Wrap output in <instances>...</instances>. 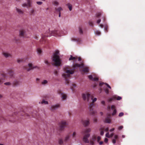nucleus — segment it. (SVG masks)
Listing matches in <instances>:
<instances>
[{"label": "nucleus", "instance_id": "c756f323", "mask_svg": "<svg viewBox=\"0 0 145 145\" xmlns=\"http://www.w3.org/2000/svg\"><path fill=\"white\" fill-rule=\"evenodd\" d=\"M39 103L43 104L44 103L45 104H48V102L47 101H45L44 100H43L40 103L39 102Z\"/></svg>", "mask_w": 145, "mask_h": 145}, {"label": "nucleus", "instance_id": "f8f14e48", "mask_svg": "<svg viewBox=\"0 0 145 145\" xmlns=\"http://www.w3.org/2000/svg\"><path fill=\"white\" fill-rule=\"evenodd\" d=\"M27 3H24L22 4V6L24 7H26L27 8L30 7H31V1L30 0H27Z\"/></svg>", "mask_w": 145, "mask_h": 145}, {"label": "nucleus", "instance_id": "7ed1b4c3", "mask_svg": "<svg viewBox=\"0 0 145 145\" xmlns=\"http://www.w3.org/2000/svg\"><path fill=\"white\" fill-rule=\"evenodd\" d=\"M59 51H56L54 54L53 56L52 57L53 64L56 66H59L61 64V60L59 56Z\"/></svg>", "mask_w": 145, "mask_h": 145}, {"label": "nucleus", "instance_id": "393cba45", "mask_svg": "<svg viewBox=\"0 0 145 145\" xmlns=\"http://www.w3.org/2000/svg\"><path fill=\"white\" fill-rule=\"evenodd\" d=\"M53 4L56 6H58L59 4V3L56 1H54L52 2Z\"/></svg>", "mask_w": 145, "mask_h": 145}, {"label": "nucleus", "instance_id": "bf43d9fd", "mask_svg": "<svg viewBox=\"0 0 145 145\" xmlns=\"http://www.w3.org/2000/svg\"><path fill=\"white\" fill-rule=\"evenodd\" d=\"M123 128V126H121L118 127V129L120 130L121 129Z\"/></svg>", "mask_w": 145, "mask_h": 145}, {"label": "nucleus", "instance_id": "603ef678", "mask_svg": "<svg viewBox=\"0 0 145 145\" xmlns=\"http://www.w3.org/2000/svg\"><path fill=\"white\" fill-rule=\"evenodd\" d=\"M94 141H93V140H90V144H91V145H93L94 144Z\"/></svg>", "mask_w": 145, "mask_h": 145}, {"label": "nucleus", "instance_id": "ddd939ff", "mask_svg": "<svg viewBox=\"0 0 145 145\" xmlns=\"http://www.w3.org/2000/svg\"><path fill=\"white\" fill-rule=\"evenodd\" d=\"M91 131V129L90 128L86 129L82 131V133L83 135L89 133Z\"/></svg>", "mask_w": 145, "mask_h": 145}, {"label": "nucleus", "instance_id": "20e7f679", "mask_svg": "<svg viewBox=\"0 0 145 145\" xmlns=\"http://www.w3.org/2000/svg\"><path fill=\"white\" fill-rule=\"evenodd\" d=\"M82 97L84 101H87L88 102L91 101L93 98V97L88 93H83Z\"/></svg>", "mask_w": 145, "mask_h": 145}, {"label": "nucleus", "instance_id": "f257e3e1", "mask_svg": "<svg viewBox=\"0 0 145 145\" xmlns=\"http://www.w3.org/2000/svg\"><path fill=\"white\" fill-rule=\"evenodd\" d=\"M84 67V64L83 63L81 64L75 63L73 65V68L71 69L69 67H65L64 69L66 73L63 74L62 76L65 79L66 83L67 84H68L69 83V78L70 77V74H73L75 69L79 67L83 68Z\"/></svg>", "mask_w": 145, "mask_h": 145}, {"label": "nucleus", "instance_id": "412c9836", "mask_svg": "<svg viewBox=\"0 0 145 145\" xmlns=\"http://www.w3.org/2000/svg\"><path fill=\"white\" fill-rule=\"evenodd\" d=\"M55 10L56 12H58L59 13L61 11L63 10L62 8L61 7H59L58 8H56Z\"/></svg>", "mask_w": 145, "mask_h": 145}, {"label": "nucleus", "instance_id": "6e6d98bb", "mask_svg": "<svg viewBox=\"0 0 145 145\" xmlns=\"http://www.w3.org/2000/svg\"><path fill=\"white\" fill-rule=\"evenodd\" d=\"M37 3L38 5H40L42 3L41 1H37Z\"/></svg>", "mask_w": 145, "mask_h": 145}, {"label": "nucleus", "instance_id": "338daca9", "mask_svg": "<svg viewBox=\"0 0 145 145\" xmlns=\"http://www.w3.org/2000/svg\"><path fill=\"white\" fill-rule=\"evenodd\" d=\"M101 103L103 105H105V101H102L101 102Z\"/></svg>", "mask_w": 145, "mask_h": 145}, {"label": "nucleus", "instance_id": "4d7b16f0", "mask_svg": "<svg viewBox=\"0 0 145 145\" xmlns=\"http://www.w3.org/2000/svg\"><path fill=\"white\" fill-rule=\"evenodd\" d=\"M97 142H99L100 140L101 139V137L100 136H98L97 138Z\"/></svg>", "mask_w": 145, "mask_h": 145}, {"label": "nucleus", "instance_id": "a211bd4d", "mask_svg": "<svg viewBox=\"0 0 145 145\" xmlns=\"http://www.w3.org/2000/svg\"><path fill=\"white\" fill-rule=\"evenodd\" d=\"M116 96H113L112 97L109 98L108 100V102H111L112 101L115 100L116 99Z\"/></svg>", "mask_w": 145, "mask_h": 145}, {"label": "nucleus", "instance_id": "cd10ccee", "mask_svg": "<svg viewBox=\"0 0 145 145\" xmlns=\"http://www.w3.org/2000/svg\"><path fill=\"white\" fill-rule=\"evenodd\" d=\"M35 10L34 9H32L30 12V14L31 15H34V12Z\"/></svg>", "mask_w": 145, "mask_h": 145}, {"label": "nucleus", "instance_id": "a878e982", "mask_svg": "<svg viewBox=\"0 0 145 145\" xmlns=\"http://www.w3.org/2000/svg\"><path fill=\"white\" fill-rule=\"evenodd\" d=\"M67 5L68 6V7L69 8V10L70 11H71L72 10V5L69 3L67 4Z\"/></svg>", "mask_w": 145, "mask_h": 145}, {"label": "nucleus", "instance_id": "f3484780", "mask_svg": "<svg viewBox=\"0 0 145 145\" xmlns=\"http://www.w3.org/2000/svg\"><path fill=\"white\" fill-rule=\"evenodd\" d=\"M20 82L18 80H14L13 83V84L14 86H17L20 85Z\"/></svg>", "mask_w": 145, "mask_h": 145}, {"label": "nucleus", "instance_id": "37998d69", "mask_svg": "<svg viewBox=\"0 0 145 145\" xmlns=\"http://www.w3.org/2000/svg\"><path fill=\"white\" fill-rule=\"evenodd\" d=\"M99 80L98 78L97 77H95L94 78H93V80L95 81H97Z\"/></svg>", "mask_w": 145, "mask_h": 145}, {"label": "nucleus", "instance_id": "a19ab883", "mask_svg": "<svg viewBox=\"0 0 145 145\" xmlns=\"http://www.w3.org/2000/svg\"><path fill=\"white\" fill-rule=\"evenodd\" d=\"M0 74L1 76H3L4 78L6 77V74L3 72L1 73Z\"/></svg>", "mask_w": 145, "mask_h": 145}, {"label": "nucleus", "instance_id": "7c9ffc66", "mask_svg": "<svg viewBox=\"0 0 145 145\" xmlns=\"http://www.w3.org/2000/svg\"><path fill=\"white\" fill-rule=\"evenodd\" d=\"M69 138V135H67L65 138L64 141L65 142L67 141Z\"/></svg>", "mask_w": 145, "mask_h": 145}, {"label": "nucleus", "instance_id": "a18cd8bd", "mask_svg": "<svg viewBox=\"0 0 145 145\" xmlns=\"http://www.w3.org/2000/svg\"><path fill=\"white\" fill-rule=\"evenodd\" d=\"M116 109H114L113 110V112L112 114V116H114L116 114Z\"/></svg>", "mask_w": 145, "mask_h": 145}, {"label": "nucleus", "instance_id": "0eeeda50", "mask_svg": "<svg viewBox=\"0 0 145 145\" xmlns=\"http://www.w3.org/2000/svg\"><path fill=\"white\" fill-rule=\"evenodd\" d=\"M67 124L65 121H62L60 123L59 129L60 131L63 130L67 127Z\"/></svg>", "mask_w": 145, "mask_h": 145}, {"label": "nucleus", "instance_id": "79ce46f5", "mask_svg": "<svg viewBox=\"0 0 145 145\" xmlns=\"http://www.w3.org/2000/svg\"><path fill=\"white\" fill-rule=\"evenodd\" d=\"M4 84L7 86H10L11 85V83L9 82L5 83Z\"/></svg>", "mask_w": 145, "mask_h": 145}, {"label": "nucleus", "instance_id": "c03bdc74", "mask_svg": "<svg viewBox=\"0 0 145 145\" xmlns=\"http://www.w3.org/2000/svg\"><path fill=\"white\" fill-rule=\"evenodd\" d=\"M88 78L90 80H92L93 78V76L92 75H89L88 76Z\"/></svg>", "mask_w": 145, "mask_h": 145}, {"label": "nucleus", "instance_id": "c9c22d12", "mask_svg": "<svg viewBox=\"0 0 145 145\" xmlns=\"http://www.w3.org/2000/svg\"><path fill=\"white\" fill-rule=\"evenodd\" d=\"M37 52L38 54H40L42 52L40 48H38L37 49Z\"/></svg>", "mask_w": 145, "mask_h": 145}, {"label": "nucleus", "instance_id": "9b49d317", "mask_svg": "<svg viewBox=\"0 0 145 145\" xmlns=\"http://www.w3.org/2000/svg\"><path fill=\"white\" fill-rule=\"evenodd\" d=\"M59 106L60 105L59 104H57L55 105H52L51 107L50 110L52 111H54L56 109L59 108Z\"/></svg>", "mask_w": 145, "mask_h": 145}, {"label": "nucleus", "instance_id": "473e14b6", "mask_svg": "<svg viewBox=\"0 0 145 145\" xmlns=\"http://www.w3.org/2000/svg\"><path fill=\"white\" fill-rule=\"evenodd\" d=\"M17 62L18 63H20V62H22L24 61V60L22 59H18L17 60Z\"/></svg>", "mask_w": 145, "mask_h": 145}, {"label": "nucleus", "instance_id": "b1692460", "mask_svg": "<svg viewBox=\"0 0 145 145\" xmlns=\"http://www.w3.org/2000/svg\"><path fill=\"white\" fill-rule=\"evenodd\" d=\"M83 71L84 72H89L88 67H84L83 69Z\"/></svg>", "mask_w": 145, "mask_h": 145}, {"label": "nucleus", "instance_id": "e2e57ef3", "mask_svg": "<svg viewBox=\"0 0 145 145\" xmlns=\"http://www.w3.org/2000/svg\"><path fill=\"white\" fill-rule=\"evenodd\" d=\"M112 142L113 144H115L116 142V140H115V139H113L112 140Z\"/></svg>", "mask_w": 145, "mask_h": 145}, {"label": "nucleus", "instance_id": "6e6552de", "mask_svg": "<svg viewBox=\"0 0 145 145\" xmlns=\"http://www.w3.org/2000/svg\"><path fill=\"white\" fill-rule=\"evenodd\" d=\"M2 54L6 58L8 57H12V55L11 53L7 51H3Z\"/></svg>", "mask_w": 145, "mask_h": 145}, {"label": "nucleus", "instance_id": "de8ad7c7", "mask_svg": "<svg viewBox=\"0 0 145 145\" xmlns=\"http://www.w3.org/2000/svg\"><path fill=\"white\" fill-rule=\"evenodd\" d=\"M76 134V132H74L72 134V137L73 138H75V137Z\"/></svg>", "mask_w": 145, "mask_h": 145}, {"label": "nucleus", "instance_id": "bb28decb", "mask_svg": "<svg viewBox=\"0 0 145 145\" xmlns=\"http://www.w3.org/2000/svg\"><path fill=\"white\" fill-rule=\"evenodd\" d=\"M79 33L80 34H82L83 33V31L81 27H79Z\"/></svg>", "mask_w": 145, "mask_h": 145}, {"label": "nucleus", "instance_id": "39448f33", "mask_svg": "<svg viewBox=\"0 0 145 145\" xmlns=\"http://www.w3.org/2000/svg\"><path fill=\"white\" fill-rule=\"evenodd\" d=\"M97 100V99L96 98H95L94 99L93 98V99L91 100L92 102L90 103L89 105V108H90L89 113L91 115H94L96 113V112L93 110L92 107L94 105L93 103L95 102Z\"/></svg>", "mask_w": 145, "mask_h": 145}, {"label": "nucleus", "instance_id": "09e8293b", "mask_svg": "<svg viewBox=\"0 0 145 145\" xmlns=\"http://www.w3.org/2000/svg\"><path fill=\"white\" fill-rule=\"evenodd\" d=\"M106 137L108 138H110V136L109 134V133L108 132L106 133Z\"/></svg>", "mask_w": 145, "mask_h": 145}, {"label": "nucleus", "instance_id": "5fc2aeb1", "mask_svg": "<svg viewBox=\"0 0 145 145\" xmlns=\"http://www.w3.org/2000/svg\"><path fill=\"white\" fill-rule=\"evenodd\" d=\"M101 14L100 13H98L97 14L96 16L98 18L101 15Z\"/></svg>", "mask_w": 145, "mask_h": 145}, {"label": "nucleus", "instance_id": "49530a36", "mask_svg": "<svg viewBox=\"0 0 145 145\" xmlns=\"http://www.w3.org/2000/svg\"><path fill=\"white\" fill-rule=\"evenodd\" d=\"M5 119L4 117L1 116H0V120H3L4 121L5 120Z\"/></svg>", "mask_w": 145, "mask_h": 145}, {"label": "nucleus", "instance_id": "4c0bfd02", "mask_svg": "<svg viewBox=\"0 0 145 145\" xmlns=\"http://www.w3.org/2000/svg\"><path fill=\"white\" fill-rule=\"evenodd\" d=\"M97 139L95 135H93L92 137V140L93 141H95Z\"/></svg>", "mask_w": 145, "mask_h": 145}, {"label": "nucleus", "instance_id": "3c124183", "mask_svg": "<svg viewBox=\"0 0 145 145\" xmlns=\"http://www.w3.org/2000/svg\"><path fill=\"white\" fill-rule=\"evenodd\" d=\"M95 33L98 35H100L101 34V32L100 31H96L95 32Z\"/></svg>", "mask_w": 145, "mask_h": 145}, {"label": "nucleus", "instance_id": "f03ea898", "mask_svg": "<svg viewBox=\"0 0 145 145\" xmlns=\"http://www.w3.org/2000/svg\"><path fill=\"white\" fill-rule=\"evenodd\" d=\"M64 35L63 33L62 30H54L51 31V33L47 32L46 34L42 35V39L40 40V42L42 44H44L46 42V37H50L51 35L57 37L61 36Z\"/></svg>", "mask_w": 145, "mask_h": 145}, {"label": "nucleus", "instance_id": "1a4fd4ad", "mask_svg": "<svg viewBox=\"0 0 145 145\" xmlns=\"http://www.w3.org/2000/svg\"><path fill=\"white\" fill-rule=\"evenodd\" d=\"M84 135V136L83 138V141L85 143H89V141L88 138L90 137V134L88 133Z\"/></svg>", "mask_w": 145, "mask_h": 145}, {"label": "nucleus", "instance_id": "e433bc0d", "mask_svg": "<svg viewBox=\"0 0 145 145\" xmlns=\"http://www.w3.org/2000/svg\"><path fill=\"white\" fill-rule=\"evenodd\" d=\"M105 92L107 94H108L109 93V90L107 88H105L104 89Z\"/></svg>", "mask_w": 145, "mask_h": 145}, {"label": "nucleus", "instance_id": "13d9d810", "mask_svg": "<svg viewBox=\"0 0 145 145\" xmlns=\"http://www.w3.org/2000/svg\"><path fill=\"white\" fill-rule=\"evenodd\" d=\"M89 24L91 26H93V23L92 22H89Z\"/></svg>", "mask_w": 145, "mask_h": 145}, {"label": "nucleus", "instance_id": "5701e85b", "mask_svg": "<svg viewBox=\"0 0 145 145\" xmlns=\"http://www.w3.org/2000/svg\"><path fill=\"white\" fill-rule=\"evenodd\" d=\"M59 94H61H61H62V99L63 100H65V99H66V97H67V95H66L65 94H62V93H61V91L60 92V93H59Z\"/></svg>", "mask_w": 145, "mask_h": 145}, {"label": "nucleus", "instance_id": "774afa93", "mask_svg": "<svg viewBox=\"0 0 145 145\" xmlns=\"http://www.w3.org/2000/svg\"><path fill=\"white\" fill-rule=\"evenodd\" d=\"M105 142L106 143H107L108 141V139L107 138H105Z\"/></svg>", "mask_w": 145, "mask_h": 145}, {"label": "nucleus", "instance_id": "69168bd1", "mask_svg": "<svg viewBox=\"0 0 145 145\" xmlns=\"http://www.w3.org/2000/svg\"><path fill=\"white\" fill-rule=\"evenodd\" d=\"M114 139H115V140L118 139V136L117 135H115L114 136Z\"/></svg>", "mask_w": 145, "mask_h": 145}, {"label": "nucleus", "instance_id": "dca6fc26", "mask_svg": "<svg viewBox=\"0 0 145 145\" xmlns=\"http://www.w3.org/2000/svg\"><path fill=\"white\" fill-rule=\"evenodd\" d=\"M8 72L10 78H12L14 77V73L12 70H9L8 71Z\"/></svg>", "mask_w": 145, "mask_h": 145}, {"label": "nucleus", "instance_id": "58836bf2", "mask_svg": "<svg viewBox=\"0 0 145 145\" xmlns=\"http://www.w3.org/2000/svg\"><path fill=\"white\" fill-rule=\"evenodd\" d=\"M63 141L61 139H60L59 140V143L60 144H61L63 143Z\"/></svg>", "mask_w": 145, "mask_h": 145}, {"label": "nucleus", "instance_id": "72a5a7b5", "mask_svg": "<svg viewBox=\"0 0 145 145\" xmlns=\"http://www.w3.org/2000/svg\"><path fill=\"white\" fill-rule=\"evenodd\" d=\"M5 79L4 78H0V84H2L4 82Z\"/></svg>", "mask_w": 145, "mask_h": 145}, {"label": "nucleus", "instance_id": "c85d7f7f", "mask_svg": "<svg viewBox=\"0 0 145 145\" xmlns=\"http://www.w3.org/2000/svg\"><path fill=\"white\" fill-rule=\"evenodd\" d=\"M76 85L74 84H72V86H71V89H72V91H74V88H75L76 87Z\"/></svg>", "mask_w": 145, "mask_h": 145}, {"label": "nucleus", "instance_id": "052dcab7", "mask_svg": "<svg viewBox=\"0 0 145 145\" xmlns=\"http://www.w3.org/2000/svg\"><path fill=\"white\" fill-rule=\"evenodd\" d=\"M103 130L104 129H103L101 132L100 134L101 135H103L104 134Z\"/></svg>", "mask_w": 145, "mask_h": 145}, {"label": "nucleus", "instance_id": "2f4dec72", "mask_svg": "<svg viewBox=\"0 0 145 145\" xmlns=\"http://www.w3.org/2000/svg\"><path fill=\"white\" fill-rule=\"evenodd\" d=\"M48 81L46 80H44L42 82L41 84L42 85H45L47 84L48 83Z\"/></svg>", "mask_w": 145, "mask_h": 145}, {"label": "nucleus", "instance_id": "4468645a", "mask_svg": "<svg viewBox=\"0 0 145 145\" xmlns=\"http://www.w3.org/2000/svg\"><path fill=\"white\" fill-rule=\"evenodd\" d=\"M25 34V31L23 29H22L20 30V35L21 37H24Z\"/></svg>", "mask_w": 145, "mask_h": 145}, {"label": "nucleus", "instance_id": "423d86ee", "mask_svg": "<svg viewBox=\"0 0 145 145\" xmlns=\"http://www.w3.org/2000/svg\"><path fill=\"white\" fill-rule=\"evenodd\" d=\"M24 68L27 71H29L35 68H37L38 69H39V68L37 66H33V64L31 63H29L28 64V65L24 66Z\"/></svg>", "mask_w": 145, "mask_h": 145}, {"label": "nucleus", "instance_id": "9d476101", "mask_svg": "<svg viewBox=\"0 0 145 145\" xmlns=\"http://www.w3.org/2000/svg\"><path fill=\"white\" fill-rule=\"evenodd\" d=\"M111 117V114L108 113L107 115V117L106 118L105 121L106 123H110L111 122L110 118Z\"/></svg>", "mask_w": 145, "mask_h": 145}, {"label": "nucleus", "instance_id": "680f3d73", "mask_svg": "<svg viewBox=\"0 0 145 145\" xmlns=\"http://www.w3.org/2000/svg\"><path fill=\"white\" fill-rule=\"evenodd\" d=\"M115 106L114 105H113L111 106V108L112 110H114V109H115Z\"/></svg>", "mask_w": 145, "mask_h": 145}, {"label": "nucleus", "instance_id": "0e129e2a", "mask_svg": "<svg viewBox=\"0 0 145 145\" xmlns=\"http://www.w3.org/2000/svg\"><path fill=\"white\" fill-rule=\"evenodd\" d=\"M108 28L107 27H105V32H108Z\"/></svg>", "mask_w": 145, "mask_h": 145}, {"label": "nucleus", "instance_id": "4be33fe9", "mask_svg": "<svg viewBox=\"0 0 145 145\" xmlns=\"http://www.w3.org/2000/svg\"><path fill=\"white\" fill-rule=\"evenodd\" d=\"M16 10L17 12L19 14H23V11L20 9H19L17 8H16Z\"/></svg>", "mask_w": 145, "mask_h": 145}, {"label": "nucleus", "instance_id": "6ab92c4d", "mask_svg": "<svg viewBox=\"0 0 145 145\" xmlns=\"http://www.w3.org/2000/svg\"><path fill=\"white\" fill-rule=\"evenodd\" d=\"M77 59V57H73L71 55L70 56V57L69 58V60L70 61L71 60H73L74 61H76V60Z\"/></svg>", "mask_w": 145, "mask_h": 145}, {"label": "nucleus", "instance_id": "ea45409f", "mask_svg": "<svg viewBox=\"0 0 145 145\" xmlns=\"http://www.w3.org/2000/svg\"><path fill=\"white\" fill-rule=\"evenodd\" d=\"M74 40H75L79 42H80L81 40V39L80 38H77L76 39H74Z\"/></svg>", "mask_w": 145, "mask_h": 145}, {"label": "nucleus", "instance_id": "8fccbe9b", "mask_svg": "<svg viewBox=\"0 0 145 145\" xmlns=\"http://www.w3.org/2000/svg\"><path fill=\"white\" fill-rule=\"evenodd\" d=\"M121 97L120 96H118L117 97H116V99L118 100H121Z\"/></svg>", "mask_w": 145, "mask_h": 145}, {"label": "nucleus", "instance_id": "f704fd0d", "mask_svg": "<svg viewBox=\"0 0 145 145\" xmlns=\"http://www.w3.org/2000/svg\"><path fill=\"white\" fill-rule=\"evenodd\" d=\"M44 62L45 63H46L47 65L48 66H50V63L47 60H45L44 61Z\"/></svg>", "mask_w": 145, "mask_h": 145}, {"label": "nucleus", "instance_id": "2eb2a0df", "mask_svg": "<svg viewBox=\"0 0 145 145\" xmlns=\"http://www.w3.org/2000/svg\"><path fill=\"white\" fill-rule=\"evenodd\" d=\"M83 123L85 126H86L89 124V119L85 120L83 121Z\"/></svg>", "mask_w": 145, "mask_h": 145}, {"label": "nucleus", "instance_id": "aec40b11", "mask_svg": "<svg viewBox=\"0 0 145 145\" xmlns=\"http://www.w3.org/2000/svg\"><path fill=\"white\" fill-rule=\"evenodd\" d=\"M105 84L109 88H110V89H111V87L109 85V84L106 83H104L103 82H100L99 83V85L100 86H101L103 84Z\"/></svg>", "mask_w": 145, "mask_h": 145}, {"label": "nucleus", "instance_id": "864d4df0", "mask_svg": "<svg viewBox=\"0 0 145 145\" xmlns=\"http://www.w3.org/2000/svg\"><path fill=\"white\" fill-rule=\"evenodd\" d=\"M123 112H121L119 113V117H121L123 115Z\"/></svg>", "mask_w": 145, "mask_h": 145}]
</instances>
